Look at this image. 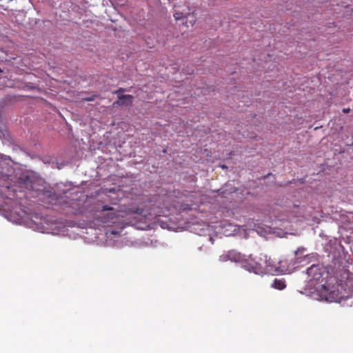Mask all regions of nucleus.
<instances>
[{
    "instance_id": "f257e3e1",
    "label": "nucleus",
    "mask_w": 353,
    "mask_h": 353,
    "mask_svg": "<svg viewBox=\"0 0 353 353\" xmlns=\"http://www.w3.org/2000/svg\"><path fill=\"white\" fill-rule=\"evenodd\" d=\"M242 264L243 267L250 272H253L256 274H264L263 266L252 259H243Z\"/></svg>"
},
{
    "instance_id": "f03ea898",
    "label": "nucleus",
    "mask_w": 353,
    "mask_h": 353,
    "mask_svg": "<svg viewBox=\"0 0 353 353\" xmlns=\"http://www.w3.org/2000/svg\"><path fill=\"white\" fill-rule=\"evenodd\" d=\"M106 211L108 212L107 213L103 214L99 217L100 221L103 223L110 222L114 218L118 216V211L114 210V209L112 207H110L108 205H104L102 207L101 212H104Z\"/></svg>"
},
{
    "instance_id": "7ed1b4c3",
    "label": "nucleus",
    "mask_w": 353,
    "mask_h": 353,
    "mask_svg": "<svg viewBox=\"0 0 353 353\" xmlns=\"http://www.w3.org/2000/svg\"><path fill=\"white\" fill-rule=\"evenodd\" d=\"M325 272V268L323 266L316 264L311 265L307 270V274L308 276L311 277V279L315 281H319L322 277Z\"/></svg>"
},
{
    "instance_id": "20e7f679",
    "label": "nucleus",
    "mask_w": 353,
    "mask_h": 353,
    "mask_svg": "<svg viewBox=\"0 0 353 353\" xmlns=\"http://www.w3.org/2000/svg\"><path fill=\"white\" fill-rule=\"evenodd\" d=\"M243 257L240 252L236 251V250H230L225 254H222L220 256V261H231L233 262H243Z\"/></svg>"
},
{
    "instance_id": "39448f33",
    "label": "nucleus",
    "mask_w": 353,
    "mask_h": 353,
    "mask_svg": "<svg viewBox=\"0 0 353 353\" xmlns=\"http://www.w3.org/2000/svg\"><path fill=\"white\" fill-rule=\"evenodd\" d=\"M265 266L264 268V273H274L277 272V268L273 264L272 261L269 258L267 259V256H264Z\"/></svg>"
},
{
    "instance_id": "423d86ee",
    "label": "nucleus",
    "mask_w": 353,
    "mask_h": 353,
    "mask_svg": "<svg viewBox=\"0 0 353 353\" xmlns=\"http://www.w3.org/2000/svg\"><path fill=\"white\" fill-rule=\"evenodd\" d=\"M118 99L121 105H130L133 102V97L130 94L118 95Z\"/></svg>"
},
{
    "instance_id": "0eeeda50",
    "label": "nucleus",
    "mask_w": 353,
    "mask_h": 353,
    "mask_svg": "<svg viewBox=\"0 0 353 353\" xmlns=\"http://www.w3.org/2000/svg\"><path fill=\"white\" fill-rule=\"evenodd\" d=\"M271 286L276 290H281L285 288L286 285L283 279H275L273 281Z\"/></svg>"
},
{
    "instance_id": "6e6552de",
    "label": "nucleus",
    "mask_w": 353,
    "mask_h": 353,
    "mask_svg": "<svg viewBox=\"0 0 353 353\" xmlns=\"http://www.w3.org/2000/svg\"><path fill=\"white\" fill-rule=\"evenodd\" d=\"M174 17L176 20H180V19H182L184 17L183 15L182 14V13H179L178 12H176L174 14Z\"/></svg>"
},
{
    "instance_id": "1a4fd4ad",
    "label": "nucleus",
    "mask_w": 353,
    "mask_h": 353,
    "mask_svg": "<svg viewBox=\"0 0 353 353\" xmlns=\"http://www.w3.org/2000/svg\"><path fill=\"white\" fill-rule=\"evenodd\" d=\"M0 132L3 137H9V133L6 128L1 130Z\"/></svg>"
},
{
    "instance_id": "9d476101",
    "label": "nucleus",
    "mask_w": 353,
    "mask_h": 353,
    "mask_svg": "<svg viewBox=\"0 0 353 353\" xmlns=\"http://www.w3.org/2000/svg\"><path fill=\"white\" fill-rule=\"evenodd\" d=\"M194 68L193 65H192V67H191V68L190 70L188 69V70H185L184 72H185V73H187L188 74H192L194 72V68Z\"/></svg>"
},
{
    "instance_id": "9b49d317",
    "label": "nucleus",
    "mask_w": 353,
    "mask_h": 353,
    "mask_svg": "<svg viewBox=\"0 0 353 353\" xmlns=\"http://www.w3.org/2000/svg\"><path fill=\"white\" fill-rule=\"evenodd\" d=\"M125 91V89L124 88H120L119 89H118L117 90H116L115 92H114V94H118V95H121L120 94L123 92Z\"/></svg>"
},
{
    "instance_id": "f8f14e48",
    "label": "nucleus",
    "mask_w": 353,
    "mask_h": 353,
    "mask_svg": "<svg viewBox=\"0 0 353 353\" xmlns=\"http://www.w3.org/2000/svg\"><path fill=\"white\" fill-rule=\"evenodd\" d=\"M94 98H95V96H92L91 97L85 98L84 100L87 101H92L94 100Z\"/></svg>"
},
{
    "instance_id": "ddd939ff",
    "label": "nucleus",
    "mask_w": 353,
    "mask_h": 353,
    "mask_svg": "<svg viewBox=\"0 0 353 353\" xmlns=\"http://www.w3.org/2000/svg\"><path fill=\"white\" fill-rule=\"evenodd\" d=\"M342 112L345 114H347L350 112V108H343L342 110Z\"/></svg>"
},
{
    "instance_id": "4468645a",
    "label": "nucleus",
    "mask_w": 353,
    "mask_h": 353,
    "mask_svg": "<svg viewBox=\"0 0 353 353\" xmlns=\"http://www.w3.org/2000/svg\"><path fill=\"white\" fill-rule=\"evenodd\" d=\"M303 250H305V249L303 248H299L296 251L294 252V254H295V255H297L299 254V252H300L301 251H303Z\"/></svg>"
},
{
    "instance_id": "2eb2a0df",
    "label": "nucleus",
    "mask_w": 353,
    "mask_h": 353,
    "mask_svg": "<svg viewBox=\"0 0 353 353\" xmlns=\"http://www.w3.org/2000/svg\"><path fill=\"white\" fill-rule=\"evenodd\" d=\"M109 192H114V188H111L108 190Z\"/></svg>"
},
{
    "instance_id": "dca6fc26",
    "label": "nucleus",
    "mask_w": 353,
    "mask_h": 353,
    "mask_svg": "<svg viewBox=\"0 0 353 353\" xmlns=\"http://www.w3.org/2000/svg\"><path fill=\"white\" fill-rule=\"evenodd\" d=\"M190 23H192V25H194L195 23V19H193L192 21H190Z\"/></svg>"
},
{
    "instance_id": "f3484780",
    "label": "nucleus",
    "mask_w": 353,
    "mask_h": 353,
    "mask_svg": "<svg viewBox=\"0 0 353 353\" xmlns=\"http://www.w3.org/2000/svg\"><path fill=\"white\" fill-rule=\"evenodd\" d=\"M3 72V70L0 68V73Z\"/></svg>"
}]
</instances>
